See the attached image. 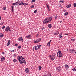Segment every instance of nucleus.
Wrapping results in <instances>:
<instances>
[{"label": "nucleus", "instance_id": "1", "mask_svg": "<svg viewBox=\"0 0 76 76\" xmlns=\"http://www.w3.org/2000/svg\"><path fill=\"white\" fill-rule=\"evenodd\" d=\"M17 60L18 61H19V62H20V64H23V63L26 64V61H25L24 58L22 56H18Z\"/></svg>", "mask_w": 76, "mask_h": 76}, {"label": "nucleus", "instance_id": "2", "mask_svg": "<svg viewBox=\"0 0 76 76\" xmlns=\"http://www.w3.org/2000/svg\"><path fill=\"white\" fill-rule=\"evenodd\" d=\"M52 20V18L50 17H48L45 19V20L43 21V24L48 23L51 22Z\"/></svg>", "mask_w": 76, "mask_h": 76}, {"label": "nucleus", "instance_id": "3", "mask_svg": "<svg viewBox=\"0 0 76 76\" xmlns=\"http://www.w3.org/2000/svg\"><path fill=\"white\" fill-rule=\"evenodd\" d=\"M57 56L59 58H60V57H63V54L61 53V51H60V50H58V52L57 53Z\"/></svg>", "mask_w": 76, "mask_h": 76}, {"label": "nucleus", "instance_id": "4", "mask_svg": "<svg viewBox=\"0 0 76 76\" xmlns=\"http://www.w3.org/2000/svg\"><path fill=\"white\" fill-rule=\"evenodd\" d=\"M41 47V45H38L34 46V47L33 48V49H34L35 50H38V49L40 48V47Z\"/></svg>", "mask_w": 76, "mask_h": 76}, {"label": "nucleus", "instance_id": "5", "mask_svg": "<svg viewBox=\"0 0 76 76\" xmlns=\"http://www.w3.org/2000/svg\"><path fill=\"white\" fill-rule=\"evenodd\" d=\"M41 39L40 38H39V39H38L36 40H34V43H35V44H37V43H38V42H39V41H41Z\"/></svg>", "mask_w": 76, "mask_h": 76}, {"label": "nucleus", "instance_id": "6", "mask_svg": "<svg viewBox=\"0 0 76 76\" xmlns=\"http://www.w3.org/2000/svg\"><path fill=\"white\" fill-rule=\"evenodd\" d=\"M5 30V31H6V32H8V31H11V30H10V28L9 26H8L7 27H6Z\"/></svg>", "mask_w": 76, "mask_h": 76}, {"label": "nucleus", "instance_id": "7", "mask_svg": "<svg viewBox=\"0 0 76 76\" xmlns=\"http://www.w3.org/2000/svg\"><path fill=\"white\" fill-rule=\"evenodd\" d=\"M56 69L57 72H60L61 70V66H58L56 68Z\"/></svg>", "mask_w": 76, "mask_h": 76}, {"label": "nucleus", "instance_id": "8", "mask_svg": "<svg viewBox=\"0 0 76 76\" xmlns=\"http://www.w3.org/2000/svg\"><path fill=\"white\" fill-rule=\"evenodd\" d=\"M49 57L50 58L52 61H53V60H54L55 59V58H56V56H51L50 55Z\"/></svg>", "mask_w": 76, "mask_h": 76}, {"label": "nucleus", "instance_id": "9", "mask_svg": "<svg viewBox=\"0 0 76 76\" xmlns=\"http://www.w3.org/2000/svg\"><path fill=\"white\" fill-rule=\"evenodd\" d=\"M18 41H22L23 42V38L21 37H19L18 39Z\"/></svg>", "mask_w": 76, "mask_h": 76}, {"label": "nucleus", "instance_id": "10", "mask_svg": "<svg viewBox=\"0 0 76 76\" xmlns=\"http://www.w3.org/2000/svg\"><path fill=\"white\" fill-rule=\"evenodd\" d=\"M70 53H75V50L74 49H71L69 50Z\"/></svg>", "mask_w": 76, "mask_h": 76}, {"label": "nucleus", "instance_id": "11", "mask_svg": "<svg viewBox=\"0 0 76 76\" xmlns=\"http://www.w3.org/2000/svg\"><path fill=\"white\" fill-rule=\"evenodd\" d=\"M19 4L18 2H16L15 3H13L12 5L13 6H16L17 4Z\"/></svg>", "mask_w": 76, "mask_h": 76}, {"label": "nucleus", "instance_id": "12", "mask_svg": "<svg viewBox=\"0 0 76 76\" xmlns=\"http://www.w3.org/2000/svg\"><path fill=\"white\" fill-rule=\"evenodd\" d=\"M5 60V58L4 57H3L1 58V61L3 62Z\"/></svg>", "mask_w": 76, "mask_h": 76}, {"label": "nucleus", "instance_id": "13", "mask_svg": "<svg viewBox=\"0 0 76 76\" xmlns=\"http://www.w3.org/2000/svg\"><path fill=\"white\" fill-rule=\"evenodd\" d=\"M25 72L26 73H29V69H28V68H27L26 69Z\"/></svg>", "mask_w": 76, "mask_h": 76}, {"label": "nucleus", "instance_id": "14", "mask_svg": "<svg viewBox=\"0 0 76 76\" xmlns=\"http://www.w3.org/2000/svg\"><path fill=\"white\" fill-rule=\"evenodd\" d=\"M52 25L51 24H49L48 25V27L49 28H52Z\"/></svg>", "mask_w": 76, "mask_h": 76}, {"label": "nucleus", "instance_id": "15", "mask_svg": "<svg viewBox=\"0 0 76 76\" xmlns=\"http://www.w3.org/2000/svg\"><path fill=\"white\" fill-rule=\"evenodd\" d=\"M10 44V40H9L7 44V46H8Z\"/></svg>", "mask_w": 76, "mask_h": 76}, {"label": "nucleus", "instance_id": "16", "mask_svg": "<svg viewBox=\"0 0 76 76\" xmlns=\"http://www.w3.org/2000/svg\"><path fill=\"white\" fill-rule=\"evenodd\" d=\"M65 68H67V69H69V66L67 64H65Z\"/></svg>", "mask_w": 76, "mask_h": 76}, {"label": "nucleus", "instance_id": "17", "mask_svg": "<svg viewBox=\"0 0 76 76\" xmlns=\"http://www.w3.org/2000/svg\"><path fill=\"white\" fill-rule=\"evenodd\" d=\"M3 36H4V34L2 33L0 34V37H1V38H2L3 37Z\"/></svg>", "mask_w": 76, "mask_h": 76}, {"label": "nucleus", "instance_id": "18", "mask_svg": "<svg viewBox=\"0 0 76 76\" xmlns=\"http://www.w3.org/2000/svg\"><path fill=\"white\" fill-rule=\"evenodd\" d=\"M59 34L58 31H57L56 33H54L53 34L54 35H58Z\"/></svg>", "mask_w": 76, "mask_h": 76}, {"label": "nucleus", "instance_id": "19", "mask_svg": "<svg viewBox=\"0 0 76 76\" xmlns=\"http://www.w3.org/2000/svg\"><path fill=\"white\" fill-rule=\"evenodd\" d=\"M71 7V4H69L66 6V7H67V8H69V7Z\"/></svg>", "mask_w": 76, "mask_h": 76}, {"label": "nucleus", "instance_id": "20", "mask_svg": "<svg viewBox=\"0 0 76 76\" xmlns=\"http://www.w3.org/2000/svg\"><path fill=\"white\" fill-rule=\"evenodd\" d=\"M11 7H12V12H13V8L14 7L12 6Z\"/></svg>", "mask_w": 76, "mask_h": 76}, {"label": "nucleus", "instance_id": "21", "mask_svg": "<svg viewBox=\"0 0 76 76\" xmlns=\"http://www.w3.org/2000/svg\"><path fill=\"white\" fill-rule=\"evenodd\" d=\"M68 12H66L65 13V14L64 15V16H67L68 15Z\"/></svg>", "mask_w": 76, "mask_h": 76}, {"label": "nucleus", "instance_id": "22", "mask_svg": "<svg viewBox=\"0 0 76 76\" xmlns=\"http://www.w3.org/2000/svg\"><path fill=\"white\" fill-rule=\"evenodd\" d=\"M50 42H48V44H47V45L48 46H50Z\"/></svg>", "mask_w": 76, "mask_h": 76}, {"label": "nucleus", "instance_id": "23", "mask_svg": "<svg viewBox=\"0 0 76 76\" xmlns=\"http://www.w3.org/2000/svg\"><path fill=\"white\" fill-rule=\"evenodd\" d=\"M73 71H76V67H75L72 69Z\"/></svg>", "mask_w": 76, "mask_h": 76}, {"label": "nucleus", "instance_id": "24", "mask_svg": "<svg viewBox=\"0 0 76 76\" xmlns=\"http://www.w3.org/2000/svg\"><path fill=\"white\" fill-rule=\"evenodd\" d=\"M41 69H42V67H41V66H39V70H41Z\"/></svg>", "mask_w": 76, "mask_h": 76}, {"label": "nucleus", "instance_id": "25", "mask_svg": "<svg viewBox=\"0 0 76 76\" xmlns=\"http://www.w3.org/2000/svg\"><path fill=\"white\" fill-rule=\"evenodd\" d=\"M26 38H31V35L26 36Z\"/></svg>", "mask_w": 76, "mask_h": 76}, {"label": "nucleus", "instance_id": "26", "mask_svg": "<svg viewBox=\"0 0 76 76\" xmlns=\"http://www.w3.org/2000/svg\"><path fill=\"white\" fill-rule=\"evenodd\" d=\"M37 11H38V10H35L34 12V13H36L37 12Z\"/></svg>", "mask_w": 76, "mask_h": 76}, {"label": "nucleus", "instance_id": "27", "mask_svg": "<svg viewBox=\"0 0 76 76\" xmlns=\"http://www.w3.org/2000/svg\"><path fill=\"white\" fill-rule=\"evenodd\" d=\"M28 4L26 3H23V5H24V6H26V5H28Z\"/></svg>", "mask_w": 76, "mask_h": 76}, {"label": "nucleus", "instance_id": "28", "mask_svg": "<svg viewBox=\"0 0 76 76\" xmlns=\"http://www.w3.org/2000/svg\"><path fill=\"white\" fill-rule=\"evenodd\" d=\"M73 5H74V7H76V3H75Z\"/></svg>", "mask_w": 76, "mask_h": 76}, {"label": "nucleus", "instance_id": "29", "mask_svg": "<svg viewBox=\"0 0 76 76\" xmlns=\"http://www.w3.org/2000/svg\"><path fill=\"white\" fill-rule=\"evenodd\" d=\"M23 4V2L22 1V2H21L20 3V4H19V5L20 6H21V5H22V4Z\"/></svg>", "mask_w": 76, "mask_h": 76}, {"label": "nucleus", "instance_id": "30", "mask_svg": "<svg viewBox=\"0 0 76 76\" xmlns=\"http://www.w3.org/2000/svg\"><path fill=\"white\" fill-rule=\"evenodd\" d=\"M47 7H48V10L50 11V8H49V7H48V6L47 4Z\"/></svg>", "mask_w": 76, "mask_h": 76}, {"label": "nucleus", "instance_id": "31", "mask_svg": "<svg viewBox=\"0 0 76 76\" xmlns=\"http://www.w3.org/2000/svg\"><path fill=\"white\" fill-rule=\"evenodd\" d=\"M31 8H34V5H32L31 6V7H30Z\"/></svg>", "mask_w": 76, "mask_h": 76}, {"label": "nucleus", "instance_id": "32", "mask_svg": "<svg viewBox=\"0 0 76 76\" xmlns=\"http://www.w3.org/2000/svg\"><path fill=\"white\" fill-rule=\"evenodd\" d=\"M59 3H64V1H61V0L59 1Z\"/></svg>", "mask_w": 76, "mask_h": 76}, {"label": "nucleus", "instance_id": "33", "mask_svg": "<svg viewBox=\"0 0 76 76\" xmlns=\"http://www.w3.org/2000/svg\"><path fill=\"white\" fill-rule=\"evenodd\" d=\"M17 61L16 60V59H14L13 60V61H14V62H15H15H16V61Z\"/></svg>", "mask_w": 76, "mask_h": 76}, {"label": "nucleus", "instance_id": "34", "mask_svg": "<svg viewBox=\"0 0 76 76\" xmlns=\"http://www.w3.org/2000/svg\"><path fill=\"white\" fill-rule=\"evenodd\" d=\"M71 40L72 41H75V39H71Z\"/></svg>", "mask_w": 76, "mask_h": 76}, {"label": "nucleus", "instance_id": "35", "mask_svg": "<svg viewBox=\"0 0 76 76\" xmlns=\"http://www.w3.org/2000/svg\"><path fill=\"white\" fill-rule=\"evenodd\" d=\"M3 23H4V22H3L2 23H0V25H3Z\"/></svg>", "mask_w": 76, "mask_h": 76}, {"label": "nucleus", "instance_id": "36", "mask_svg": "<svg viewBox=\"0 0 76 76\" xmlns=\"http://www.w3.org/2000/svg\"><path fill=\"white\" fill-rule=\"evenodd\" d=\"M6 28V27H5V26H3L2 27V29H3V30H4V28Z\"/></svg>", "mask_w": 76, "mask_h": 76}, {"label": "nucleus", "instance_id": "37", "mask_svg": "<svg viewBox=\"0 0 76 76\" xmlns=\"http://www.w3.org/2000/svg\"><path fill=\"white\" fill-rule=\"evenodd\" d=\"M13 56L14 57H16V55L15 54H14L13 55Z\"/></svg>", "mask_w": 76, "mask_h": 76}, {"label": "nucleus", "instance_id": "38", "mask_svg": "<svg viewBox=\"0 0 76 76\" xmlns=\"http://www.w3.org/2000/svg\"><path fill=\"white\" fill-rule=\"evenodd\" d=\"M21 47H21V46H19L18 47V49H20V48H21Z\"/></svg>", "mask_w": 76, "mask_h": 76}, {"label": "nucleus", "instance_id": "39", "mask_svg": "<svg viewBox=\"0 0 76 76\" xmlns=\"http://www.w3.org/2000/svg\"><path fill=\"white\" fill-rule=\"evenodd\" d=\"M33 2H35V0H32L31 3H33Z\"/></svg>", "mask_w": 76, "mask_h": 76}, {"label": "nucleus", "instance_id": "40", "mask_svg": "<svg viewBox=\"0 0 76 76\" xmlns=\"http://www.w3.org/2000/svg\"><path fill=\"white\" fill-rule=\"evenodd\" d=\"M41 29L42 30H43V29H45V28H44V27H43Z\"/></svg>", "mask_w": 76, "mask_h": 76}, {"label": "nucleus", "instance_id": "41", "mask_svg": "<svg viewBox=\"0 0 76 76\" xmlns=\"http://www.w3.org/2000/svg\"><path fill=\"white\" fill-rule=\"evenodd\" d=\"M18 45V44H15V47H17Z\"/></svg>", "mask_w": 76, "mask_h": 76}, {"label": "nucleus", "instance_id": "42", "mask_svg": "<svg viewBox=\"0 0 76 76\" xmlns=\"http://www.w3.org/2000/svg\"><path fill=\"white\" fill-rule=\"evenodd\" d=\"M3 10H6V7H3Z\"/></svg>", "mask_w": 76, "mask_h": 76}, {"label": "nucleus", "instance_id": "43", "mask_svg": "<svg viewBox=\"0 0 76 76\" xmlns=\"http://www.w3.org/2000/svg\"><path fill=\"white\" fill-rule=\"evenodd\" d=\"M61 35H62V34H61L59 36V37H60V36H62Z\"/></svg>", "mask_w": 76, "mask_h": 76}, {"label": "nucleus", "instance_id": "44", "mask_svg": "<svg viewBox=\"0 0 76 76\" xmlns=\"http://www.w3.org/2000/svg\"><path fill=\"white\" fill-rule=\"evenodd\" d=\"M11 52H12V53H13V52H14V50H11Z\"/></svg>", "mask_w": 76, "mask_h": 76}, {"label": "nucleus", "instance_id": "45", "mask_svg": "<svg viewBox=\"0 0 76 76\" xmlns=\"http://www.w3.org/2000/svg\"><path fill=\"white\" fill-rule=\"evenodd\" d=\"M57 18V15H56L55 17V19H56Z\"/></svg>", "mask_w": 76, "mask_h": 76}, {"label": "nucleus", "instance_id": "46", "mask_svg": "<svg viewBox=\"0 0 76 76\" xmlns=\"http://www.w3.org/2000/svg\"><path fill=\"white\" fill-rule=\"evenodd\" d=\"M39 34H37V37H38V35H39Z\"/></svg>", "mask_w": 76, "mask_h": 76}, {"label": "nucleus", "instance_id": "47", "mask_svg": "<svg viewBox=\"0 0 76 76\" xmlns=\"http://www.w3.org/2000/svg\"><path fill=\"white\" fill-rule=\"evenodd\" d=\"M22 2V1H19V3H21V2Z\"/></svg>", "mask_w": 76, "mask_h": 76}, {"label": "nucleus", "instance_id": "48", "mask_svg": "<svg viewBox=\"0 0 76 76\" xmlns=\"http://www.w3.org/2000/svg\"><path fill=\"white\" fill-rule=\"evenodd\" d=\"M51 40H50V41L49 42H50V43H51Z\"/></svg>", "mask_w": 76, "mask_h": 76}, {"label": "nucleus", "instance_id": "49", "mask_svg": "<svg viewBox=\"0 0 76 76\" xmlns=\"http://www.w3.org/2000/svg\"><path fill=\"white\" fill-rule=\"evenodd\" d=\"M2 54H4V52H2Z\"/></svg>", "mask_w": 76, "mask_h": 76}, {"label": "nucleus", "instance_id": "50", "mask_svg": "<svg viewBox=\"0 0 76 76\" xmlns=\"http://www.w3.org/2000/svg\"><path fill=\"white\" fill-rule=\"evenodd\" d=\"M64 35H68V34H65Z\"/></svg>", "mask_w": 76, "mask_h": 76}, {"label": "nucleus", "instance_id": "51", "mask_svg": "<svg viewBox=\"0 0 76 76\" xmlns=\"http://www.w3.org/2000/svg\"><path fill=\"white\" fill-rule=\"evenodd\" d=\"M62 37H63V36H61V37H60V38H61Z\"/></svg>", "mask_w": 76, "mask_h": 76}, {"label": "nucleus", "instance_id": "52", "mask_svg": "<svg viewBox=\"0 0 76 76\" xmlns=\"http://www.w3.org/2000/svg\"><path fill=\"white\" fill-rule=\"evenodd\" d=\"M1 16H0V20H1Z\"/></svg>", "mask_w": 76, "mask_h": 76}, {"label": "nucleus", "instance_id": "53", "mask_svg": "<svg viewBox=\"0 0 76 76\" xmlns=\"http://www.w3.org/2000/svg\"><path fill=\"white\" fill-rule=\"evenodd\" d=\"M59 7H61V4L60 5V6H59Z\"/></svg>", "mask_w": 76, "mask_h": 76}, {"label": "nucleus", "instance_id": "54", "mask_svg": "<svg viewBox=\"0 0 76 76\" xmlns=\"http://www.w3.org/2000/svg\"><path fill=\"white\" fill-rule=\"evenodd\" d=\"M62 22V21H60V23H61Z\"/></svg>", "mask_w": 76, "mask_h": 76}, {"label": "nucleus", "instance_id": "55", "mask_svg": "<svg viewBox=\"0 0 76 76\" xmlns=\"http://www.w3.org/2000/svg\"><path fill=\"white\" fill-rule=\"evenodd\" d=\"M66 10H64V12H66Z\"/></svg>", "mask_w": 76, "mask_h": 76}, {"label": "nucleus", "instance_id": "56", "mask_svg": "<svg viewBox=\"0 0 76 76\" xmlns=\"http://www.w3.org/2000/svg\"><path fill=\"white\" fill-rule=\"evenodd\" d=\"M49 76H51V75H49Z\"/></svg>", "mask_w": 76, "mask_h": 76}, {"label": "nucleus", "instance_id": "57", "mask_svg": "<svg viewBox=\"0 0 76 76\" xmlns=\"http://www.w3.org/2000/svg\"><path fill=\"white\" fill-rule=\"evenodd\" d=\"M61 8H63V7H61Z\"/></svg>", "mask_w": 76, "mask_h": 76}, {"label": "nucleus", "instance_id": "58", "mask_svg": "<svg viewBox=\"0 0 76 76\" xmlns=\"http://www.w3.org/2000/svg\"><path fill=\"white\" fill-rule=\"evenodd\" d=\"M59 39V40L60 39Z\"/></svg>", "mask_w": 76, "mask_h": 76}, {"label": "nucleus", "instance_id": "59", "mask_svg": "<svg viewBox=\"0 0 76 76\" xmlns=\"http://www.w3.org/2000/svg\"><path fill=\"white\" fill-rule=\"evenodd\" d=\"M27 0V1H28V0Z\"/></svg>", "mask_w": 76, "mask_h": 76}, {"label": "nucleus", "instance_id": "60", "mask_svg": "<svg viewBox=\"0 0 76 76\" xmlns=\"http://www.w3.org/2000/svg\"><path fill=\"white\" fill-rule=\"evenodd\" d=\"M19 0H18V1H19Z\"/></svg>", "mask_w": 76, "mask_h": 76}]
</instances>
